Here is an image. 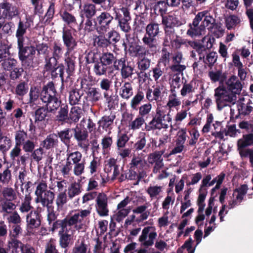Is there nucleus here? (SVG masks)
I'll use <instances>...</instances> for the list:
<instances>
[{
	"mask_svg": "<svg viewBox=\"0 0 253 253\" xmlns=\"http://www.w3.org/2000/svg\"><path fill=\"white\" fill-rule=\"evenodd\" d=\"M209 77L211 81L213 82L219 81L220 83L224 84V81L227 78V73H222L221 70H218L216 72L212 71L209 72Z\"/></svg>",
	"mask_w": 253,
	"mask_h": 253,
	"instance_id": "ea45409f",
	"label": "nucleus"
},
{
	"mask_svg": "<svg viewBox=\"0 0 253 253\" xmlns=\"http://www.w3.org/2000/svg\"><path fill=\"white\" fill-rule=\"evenodd\" d=\"M81 192L80 184L74 182L72 183L68 188V195L70 199L80 194Z\"/></svg>",
	"mask_w": 253,
	"mask_h": 253,
	"instance_id": "4d7b16f0",
	"label": "nucleus"
},
{
	"mask_svg": "<svg viewBox=\"0 0 253 253\" xmlns=\"http://www.w3.org/2000/svg\"><path fill=\"white\" fill-rule=\"evenodd\" d=\"M146 46L145 48L144 46L135 44V45H131L128 48L129 54L132 57H139L142 58L147 55H154L158 51L155 47L151 46L149 45H144Z\"/></svg>",
	"mask_w": 253,
	"mask_h": 253,
	"instance_id": "ddd939ff",
	"label": "nucleus"
},
{
	"mask_svg": "<svg viewBox=\"0 0 253 253\" xmlns=\"http://www.w3.org/2000/svg\"><path fill=\"white\" fill-rule=\"evenodd\" d=\"M58 143V140L57 138L56 134L53 133L47 135L41 145L46 150H49L57 146Z\"/></svg>",
	"mask_w": 253,
	"mask_h": 253,
	"instance_id": "c9c22d12",
	"label": "nucleus"
},
{
	"mask_svg": "<svg viewBox=\"0 0 253 253\" xmlns=\"http://www.w3.org/2000/svg\"><path fill=\"white\" fill-rule=\"evenodd\" d=\"M152 107V104L150 103L141 105L138 108V115L144 119H147L151 112Z\"/></svg>",
	"mask_w": 253,
	"mask_h": 253,
	"instance_id": "3c124183",
	"label": "nucleus"
},
{
	"mask_svg": "<svg viewBox=\"0 0 253 253\" xmlns=\"http://www.w3.org/2000/svg\"><path fill=\"white\" fill-rule=\"evenodd\" d=\"M168 5L167 4L166 1L161 0L158 1L157 4L154 6V10L155 12H158V14L160 15L162 17L165 16V14L166 13Z\"/></svg>",
	"mask_w": 253,
	"mask_h": 253,
	"instance_id": "603ef678",
	"label": "nucleus"
},
{
	"mask_svg": "<svg viewBox=\"0 0 253 253\" xmlns=\"http://www.w3.org/2000/svg\"><path fill=\"white\" fill-rule=\"evenodd\" d=\"M120 95L126 100L129 99L133 95V88L130 82H125L121 87Z\"/></svg>",
	"mask_w": 253,
	"mask_h": 253,
	"instance_id": "f704fd0d",
	"label": "nucleus"
},
{
	"mask_svg": "<svg viewBox=\"0 0 253 253\" xmlns=\"http://www.w3.org/2000/svg\"><path fill=\"white\" fill-rule=\"evenodd\" d=\"M137 172L136 171L131 170L130 169H121V172L120 176L118 177V180L120 182H123L126 180H137Z\"/></svg>",
	"mask_w": 253,
	"mask_h": 253,
	"instance_id": "72a5a7b5",
	"label": "nucleus"
},
{
	"mask_svg": "<svg viewBox=\"0 0 253 253\" xmlns=\"http://www.w3.org/2000/svg\"><path fill=\"white\" fill-rule=\"evenodd\" d=\"M65 56L64 67L66 73L67 74L66 78L68 79L70 78L74 74L76 57L73 54L69 55V54H66V53H65Z\"/></svg>",
	"mask_w": 253,
	"mask_h": 253,
	"instance_id": "a878e982",
	"label": "nucleus"
},
{
	"mask_svg": "<svg viewBox=\"0 0 253 253\" xmlns=\"http://www.w3.org/2000/svg\"><path fill=\"white\" fill-rule=\"evenodd\" d=\"M41 214L37 210L31 211L26 216L28 229L33 230L41 225Z\"/></svg>",
	"mask_w": 253,
	"mask_h": 253,
	"instance_id": "5701e85b",
	"label": "nucleus"
},
{
	"mask_svg": "<svg viewBox=\"0 0 253 253\" xmlns=\"http://www.w3.org/2000/svg\"><path fill=\"white\" fill-rule=\"evenodd\" d=\"M171 53L166 47H163L161 51V55L158 62V64L162 63L165 67H166L170 61Z\"/></svg>",
	"mask_w": 253,
	"mask_h": 253,
	"instance_id": "864d4df0",
	"label": "nucleus"
},
{
	"mask_svg": "<svg viewBox=\"0 0 253 253\" xmlns=\"http://www.w3.org/2000/svg\"><path fill=\"white\" fill-rule=\"evenodd\" d=\"M73 136L77 141L78 146L86 152L89 149L88 132L86 128H82L77 125L72 128Z\"/></svg>",
	"mask_w": 253,
	"mask_h": 253,
	"instance_id": "9b49d317",
	"label": "nucleus"
},
{
	"mask_svg": "<svg viewBox=\"0 0 253 253\" xmlns=\"http://www.w3.org/2000/svg\"><path fill=\"white\" fill-rule=\"evenodd\" d=\"M0 12L2 13L4 19L11 20L19 14V10L12 3L4 1L0 3Z\"/></svg>",
	"mask_w": 253,
	"mask_h": 253,
	"instance_id": "6ab92c4d",
	"label": "nucleus"
},
{
	"mask_svg": "<svg viewBox=\"0 0 253 253\" xmlns=\"http://www.w3.org/2000/svg\"><path fill=\"white\" fill-rule=\"evenodd\" d=\"M24 244L21 241L15 238H12L8 242L7 250L11 249L12 253H18V249L20 248L21 250V247Z\"/></svg>",
	"mask_w": 253,
	"mask_h": 253,
	"instance_id": "09e8293b",
	"label": "nucleus"
},
{
	"mask_svg": "<svg viewBox=\"0 0 253 253\" xmlns=\"http://www.w3.org/2000/svg\"><path fill=\"white\" fill-rule=\"evenodd\" d=\"M83 115L82 109L78 106H73L69 112L67 124L78 123Z\"/></svg>",
	"mask_w": 253,
	"mask_h": 253,
	"instance_id": "cd10ccee",
	"label": "nucleus"
},
{
	"mask_svg": "<svg viewBox=\"0 0 253 253\" xmlns=\"http://www.w3.org/2000/svg\"><path fill=\"white\" fill-rule=\"evenodd\" d=\"M145 122V119L138 115L135 120L129 124V127L133 130L138 129L144 124H146Z\"/></svg>",
	"mask_w": 253,
	"mask_h": 253,
	"instance_id": "338daca9",
	"label": "nucleus"
},
{
	"mask_svg": "<svg viewBox=\"0 0 253 253\" xmlns=\"http://www.w3.org/2000/svg\"><path fill=\"white\" fill-rule=\"evenodd\" d=\"M239 127L245 129L248 133L244 134L242 137L238 140L237 143L238 151L247 150L248 147L253 146V124L249 121H242L239 123Z\"/></svg>",
	"mask_w": 253,
	"mask_h": 253,
	"instance_id": "0eeeda50",
	"label": "nucleus"
},
{
	"mask_svg": "<svg viewBox=\"0 0 253 253\" xmlns=\"http://www.w3.org/2000/svg\"><path fill=\"white\" fill-rule=\"evenodd\" d=\"M83 95V93H80V89L77 88L72 89L69 92V101L70 104L75 106L81 104V98Z\"/></svg>",
	"mask_w": 253,
	"mask_h": 253,
	"instance_id": "4c0bfd02",
	"label": "nucleus"
},
{
	"mask_svg": "<svg viewBox=\"0 0 253 253\" xmlns=\"http://www.w3.org/2000/svg\"><path fill=\"white\" fill-rule=\"evenodd\" d=\"M2 195L5 200L14 201L16 199L17 195L14 190L11 187H4L2 191Z\"/></svg>",
	"mask_w": 253,
	"mask_h": 253,
	"instance_id": "8fccbe9b",
	"label": "nucleus"
},
{
	"mask_svg": "<svg viewBox=\"0 0 253 253\" xmlns=\"http://www.w3.org/2000/svg\"><path fill=\"white\" fill-rule=\"evenodd\" d=\"M44 106H39L37 109L34 113L33 116L34 117V123L35 124L39 125L40 123L44 122L45 121L46 118L48 116V113H54L55 111L54 110L56 108V104H53L51 106V102L49 101L48 104L47 103H43Z\"/></svg>",
	"mask_w": 253,
	"mask_h": 253,
	"instance_id": "4468645a",
	"label": "nucleus"
},
{
	"mask_svg": "<svg viewBox=\"0 0 253 253\" xmlns=\"http://www.w3.org/2000/svg\"><path fill=\"white\" fill-rule=\"evenodd\" d=\"M134 69L129 63L127 62L126 64L121 70V74L123 79L131 78L133 74Z\"/></svg>",
	"mask_w": 253,
	"mask_h": 253,
	"instance_id": "052dcab7",
	"label": "nucleus"
},
{
	"mask_svg": "<svg viewBox=\"0 0 253 253\" xmlns=\"http://www.w3.org/2000/svg\"><path fill=\"white\" fill-rule=\"evenodd\" d=\"M50 102L51 106L53 104H56V108L54 109L55 111L53 113L55 114L58 110L56 116V120L62 125L67 124L69 112V106L67 104L61 103V100L59 99L57 91L56 92L52 97V99ZM55 106H56V105Z\"/></svg>",
	"mask_w": 253,
	"mask_h": 253,
	"instance_id": "1a4fd4ad",
	"label": "nucleus"
},
{
	"mask_svg": "<svg viewBox=\"0 0 253 253\" xmlns=\"http://www.w3.org/2000/svg\"><path fill=\"white\" fill-rule=\"evenodd\" d=\"M129 137L126 133H120L118 134L116 142L118 150L124 148L126 143L129 140Z\"/></svg>",
	"mask_w": 253,
	"mask_h": 253,
	"instance_id": "69168bd1",
	"label": "nucleus"
},
{
	"mask_svg": "<svg viewBox=\"0 0 253 253\" xmlns=\"http://www.w3.org/2000/svg\"><path fill=\"white\" fill-rule=\"evenodd\" d=\"M44 70L46 72H50L52 78H56L58 75L57 73L56 72L55 69L57 64H55L54 61V58H52V56H46L44 57Z\"/></svg>",
	"mask_w": 253,
	"mask_h": 253,
	"instance_id": "2f4dec72",
	"label": "nucleus"
},
{
	"mask_svg": "<svg viewBox=\"0 0 253 253\" xmlns=\"http://www.w3.org/2000/svg\"><path fill=\"white\" fill-rule=\"evenodd\" d=\"M4 110L7 112H10L15 108V102L14 99L10 96L4 98L2 102Z\"/></svg>",
	"mask_w": 253,
	"mask_h": 253,
	"instance_id": "680f3d73",
	"label": "nucleus"
},
{
	"mask_svg": "<svg viewBox=\"0 0 253 253\" xmlns=\"http://www.w3.org/2000/svg\"><path fill=\"white\" fill-rule=\"evenodd\" d=\"M96 12V6L93 3H86L83 6L80 11V16L82 18V22H83L84 19L86 18L84 23L86 30L92 27V23Z\"/></svg>",
	"mask_w": 253,
	"mask_h": 253,
	"instance_id": "f8f14e48",
	"label": "nucleus"
},
{
	"mask_svg": "<svg viewBox=\"0 0 253 253\" xmlns=\"http://www.w3.org/2000/svg\"><path fill=\"white\" fill-rule=\"evenodd\" d=\"M162 33L161 24L151 21L145 27V33L142 39L144 45H149L158 49L157 38Z\"/></svg>",
	"mask_w": 253,
	"mask_h": 253,
	"instance_id": "423d86ee",
	"label": "nucleus"
},
{
	"mask_svg": "<svg viewBox=\"0 0 253 253\" xmlns=\"http://www.w3.org/2000/svg\"><path fill=\"white\" fill-rule=\"evenodd\" d=\"M144 98V95L142 91L139 90L132 98L130 102V107L134 110H137L138 105Z\"/></svg>",
	"mask_w": 253,
	"mask_h": 253,
	"instance_id": "a18cd8bd",
	"label": "nucleus"
},
{
	"mask_svg": "<svg viewBox=\"0 0 253 253\" xmlns=\"http://www.w3.org/2000/svg\"><path fill=\"white\" fill-rule=\"evenodd\" d=\"M56 91L54 84L52 81L43 85L41 89L37 86H31L29 93V99L27 103L30 105L35 104L40 98L43 103L48 104Z\"/></svg>",
	"mask_w": 253,
	"mask_h": 253,
	"instance_id": "f03ea898",
	"label": "nucleus"
},
{
	"mask_svg": "<svg viewBox=\"0 0 253 253\" xmlns=\"http://www.w3.org/2000/svg\"><path fill=\"white\" fill-rule=\"evenodd\" d=\"M55 13V3L52 0L49 2V5L45 14L44 23L49 24L52 21Z\"/></svg>",
	"mask_w": 253,
	"mask_h": 253,
	"instance_id": "a19ab883",
	"label": "nucleus"
},
{
	"mask_svg": "<svg viewBox=\"0 0 253 253\" xmlns=\"http://www.w3.org/2000/svg\"><path fill=\"white\" fill-rule=\"evenodd\" d=\"M151 116V121L148 124H145V129L147 131L157 130L158 126L165 120L166 114L163 109L157 107L155 112H152Z\"/></svg>",
	"mask_w": 253,
	"mask_h": 253,
	"instance_id": "2eb2a0df",
	"label": "nucleus"
},
{
	"mask_svg": "<svg viewBox=\"0 0 253 253\" xmlns=\"http://www.w3.org/2000/svg\"><path fill=\"white\" fill-rule=\"evenodd\" d=\"M59 14L63 21L69 27H72L78 24L75 16L67 10L61 11Z\"/></svg>",
	"mask_w": 253,
	"mask_h": 253,
	"instance_id": "e433bc0d",
	"label": "nucleus"
},
{
	"mask_svg": "<svg viewBox=\"0 0 253 253\" xmlns=\"http://www.w3.org/2000/svg\"><path fill=\"white\" fill-rule=\"evenodd\" d=\"M66 190L64 192H60L57 196L56 199V204L57 206V210L60 211L62 210L63 206L67 202V196L66 193Z\"/></svg>",
	"mask_w": 253,
	"mask_h": 253,
	"instance_id": "de8ad7c7",
	"label": "nucleus"
},
{
	"mask_svg": "<svg viewBox=\"0 0 253 253\" xmlns=\"http://www.w3.org/2000/svg\"><path fill=\"white\" fill-rule=\"evenodd\" d=\"M18 56L22 67L26 69L33 68L36 55L35 46L26 44L25 41L17 42Z\"/></svg>",
	"mask_w": 253,
	"mask_h": 253,
	"instance_id": "20e7f679",
	"label": "nucleus"
},
{
	"mask_svg": "<svg viewBox=\"0 0 253 253\" xmlns=\"http://www.w3.org/2000/svg\"><path fill=\"white\" fill-rule=\"evenodd\" d=\"M75 222L74 219L71 218L70 220L68 221L65 219H58L52 223V231L60 228L58 232V236L59 237V245L62 248L65 249L69 246L72 239V235L69 234L68 232L71 229L70 227L74 225Z\"/></svg>",
	"mask_w": 253,
	"mask_h": 253,
	"instance_id": "7ed1b4c3",
	"label": "nucleus"
},
{
	"mask_svg": "<svg viewBox=\"0 0 253 253\" xmlns=\"http://www.w3.org/2000/svg\"><path fill=\"white\" fill-rule=\"evenodd\" d=\"M114 17L110 13L104 11L94 18L92 27L88 29V31L95 29L99 34L104 35L109 31L113 24Z\"/></svg>",
	"mask_w": 253,
	"mask_h": 253,
	"instance_id": "39448f33",
	"label": "nucleus"
},
{
	"mask_svg": "<svg viewBox=\"0 0 253 253\" xmlns=\"http://www.w3.org/2000/svg\"><path fill=\"white\" fill-rule=\"evenodd\" d=\"M32 197L30 195H25L23 201L22 202L19 210L21 212H27L33 209V207L31 205Z\"/></svg>",
	"mask_w": 253,
	"mask_h": 253,
	"instance_id": "37998d69",
	"label": "nucleus"
},
{
	"mask_svg": "<svg viewBox=\"0 0 253 253\" xmlns=\"http://www.w3.org/2000/svg\"><path fill=\"white\" fill-rule=\"evenodd\" d=\"M252 101L249 99L247 103L240 102L237 104L238 114L235 115V119H243L245 117L248 116L253 112Z\"/></svg>",
	"mask_w": 253,
	"mask_h": 253,
	"instance_id": "b1692460",
	"label": "nucleus"
},
{
	"mask_svg": "<svg viewBox=\"0 0 253 253\" xmlns=\"http://www.w3.org/2000/svg\"><path fill=\"white\" fill-rule=\"evenodd\" d=\"M225 85H219L214 89V96L217 109L221 110L231 104H234L237 95H239L243 88V84L235 75L230 76L224 82Z\"/></svg>",
	"mask_w": 253,
	"mask_h": 253,
	"instance_id": "f257e3e1",
	"label": "nucleus"
},
{
	"mask_svg": "<svg viewBox=\"0 0 253 253\" xmlns=\"http://www.w3.org/2000/svg\"><path fill=\"white\" fill-rule=\"evenodd\" d=\"M115 59V57L113 53L110 52H103L101 54L100 61L108 67L113 63Z\"/></svg>",
	"mask_w": 253,
	"mask_h": 253,
	"instance_id": "6e6d98bb",
	"label": "nucleus"
},
{
	"mask_svg": "<svg viewBox=\"0 0 253 253\" xmlns=\"http://www.w3.org/2000/svg\"><path fill=\"white\" fill-rule=\"evenodd\" d=\"M54 196L55 195L53 192L50 190H47L45 192L43 195L42 194L41 196L38 198L37 200L39 198L42 206L47 208L49 207H54L52 204Z\"/></svg>",
	"mask_w": 253,
	"mask_h": 253,
	"instance_id": "473e14b6",
	"label": "nucleus"
},
{
	"mask_svg": "<svg viewBox=\"0 0 253 253\" xmlns=\"http://www.w3.org/2000/svg\"><path fill=\"white\" fill-rule=\"evenodd\" d=\"M146 161L141 157L134 156L129 164L131 170L137 172V181L138 182L146 175L144 168L146 165Z\"/></svg>",
	"mask_w": 253,
	"mask_h": 253,
	"instance_id": "dca6fc26",
	"label": "nucleus"
},
{
	"mask_svg": "<svg viewBox=\"0 0 253 253\" xmlns=\"http://www.w3.org/2000/svg\"><path fill=\"white\" fill-rule=\"evenodd\" d=\"M108 69V67L99 61L94 64L93 70L96 76H101L106 74Z\"/></svg>",
	"mask_w": 253,
	"mask_h": 253,
	"instance_id": "49530a36",
	"label": "nucleus"
},
{
	"mask_svg": "<svg viewBox=\"0 0 253 253\" xmlns=\"http://www.w3.org/2000/svg\"><path fill=\"white\" fill-rule=\"evenodd\" d=\"M64 46L59 41H54L52 44L51 53L52 58L55 64H57L58 60L60 59L63 55Z\"/></svg>",
	"mask_w": 253,
	"mask_h": 253,
	"instance_id": "bb28decb",
	"label": "nucleus"
},
{
	"mask_svg": "<svg viewBox=\"0 0 253 253\" xmlns=\"http://www.w3.org/2000/svg\"><path fill=\"white\" fill-rule=\"evenodd\" d=\"M183 59V54L181 52L177 51L175 52L172 57V64L169 66V69L172 72H176L177 74H182L186 68L185 65L180 64Z\"/></svg>",
	"mask_w": 253,
	"mask_h": 253,
	"instance_id": "412c9836",
	"label": "nucleus"
},
{
	"mask_svg": "<svg viewBox=\"0 0 253 253\" xmlns=\"http://www.w3.org/2000/svg\"><path fill=\"white\" fill-rule=\"evenodd\" d=\"M113 11L115 15L114 19L117 21V22L128 18L131 19L129 10L126 7H122L121 8L114 7Z\"/></svg>",
	"mask_w": 253,
	"mask_h": 253,
	"instance_id": "c756f323",
	"label": "nucleus"
},
{
	"mask_svg": "<svg viewBox=\"0 0 253 253\" xmlns=\"http://www.w3.org/2000/svg\"><path fill=\"white\" fill-rule=\"evenodd\" d=\"M24 67H15L9 71V78L12 81L19 79L24 72Z\"/></svg>",
	"mask_w": 253,
	"mask_h": 253,
	"instance_id": "13d9d810",
	"label": "nucleus"
},
{
	"mask_svg": "<svg viewBox=\"0 0 253 253\" xmlns=\"http://www.w3.org/2000/svg\"><path fill=\"white\" fill-rule=\"evenodd\" d=\"M196 16H199L200 22L201 25L204 27V30L205 31L206 27H209V28H215L218 29L219 31L222 32V30H220L221 26L215 23V20L211 15L210 13L207 10L199 12Z\"/></svg>",
	"mask_w": 253,
	"mask_h": 253,
	"instance_id": "a211bd4d",
	"label": "nucleus"
},
{
	"mask_svg": "<svg viewBox=\"0 0 253 253\" xmlns=\"http://www.w3.org/2000/svg\"><path fill=\"white\" fill-rule=\"evenodd\" d=\"M115 118V115L112 113L109 116H103L98 122L99 127H101L105 131L111 130L113 128V122Z\"/></svg>",
	"mask_w": 253,
	"mask_h": 253,
	"instance_id": "c85d7f7f",
	"label": "nucleus"
},
{
	"mask_svg": "<svg viewBox=\"0 0 253 253\" xmlns=\"http://www.w3.org/2000/svg\"><path fill=\"white\" fill-rule=\"evenodd\" d=\"M60 141L67 147H69L71 144V139L73 137L72 128H66L64 129L58 131L56 134Z\"/></svg>",
	"mask_w": 253,
	"mask_h": 253,
	"instance_id": "7c9ffc66",
	"label": "nucleus"
},
{
	"mask_svg": "<svg viewBox=\"0 0 253 253\" xmlns=\"http://www.w3.org/2000/svg\"><path fill=\"white\" fill-rule=\"evenodd\" d=\"M33 23V20L29 17H26L25 19L23 20L20 18L17 25V29L15 33L17 42L25 41L24 35L26 34L27 30H30L31 29Z\"/></svg>",
	"mask_w": 253,
	"mask_h": 253,
	"instance_id": "f3484780",
	"label": "nucleus"
},
{
	"mask_svg": "<svg viewBox=\"0 0 253 253\" xmlns=\"http://www.w3.org/2000/svg\"><path fill=\"white\" fill-rule=\"evenodd\" d=\"M189 43L198 53L200 60H203L205 63H207L205 60L207 51L205 49L204 46L202 45V43L197 42H189Z\"/></svg>",
	"mask_w": 253,
	"mask_h": 253,
	"instance_id": "58836bf2",
	"label": "nucleus"
},
{
	"mask_svg": "<svg viewBox=\"0 0 253 253\" xmlns=\"http://www.w3.org/2000/svg\"><path fill=\"white\" fill-rule=\"evenodd\" d=\"M101 53L97 50L89 51L85 56L86 62L87 64L95 63L100 60Z\"/></svg>",
	"mask_w": 253,
	"mask_h": 253,
	"instance_id": "79ce46f5",
	"label": "nucleus"
},
{
	"mask_svg": "<svg viewBox=\"0 0 253 253\" xmlns=\"http://www.w3.org/2000/svg\"><path fill=\"white\" fill-rule=\"evenodd\" d=\"M75 29L64 28L62 32V40L63 45L66 47V54H69L78 46V41L76 38Z\"/></svg>",
	"mask_w": 253,
	"mask_h": 253,
	"instance_id": "9d476101",
	"label": "nucleus"
},
{
	"mask_svg": "<svg viewBox=\"0 0 253 253\" xmlns=\"http://www.w3.org/2000/svg\"><path fill=\"white\" fill-rule=\"evenodd\" d=\"M27 133L24 130L16 131L15 134V144L21 145L27 138Z\"/></svg>",
	"mask_w": 253,
	"mask_h": 253,
	"instance_id": "774afa93",
	"label": "nucleus"
},
{
	"mask_svg": "<svg viewBox=\"0 0 253 253\" xmlns=\"http://www.w3.org/2000/svg\"><path fill=\"white\" fill-rule=\"evenodd\" d=\"M113 144V139L112 137L105 136L101 140V145L102 150L104 153H108Z\"/></svg>",
	"mask_w": 253,
	"mask_h": 253,
	"instance_id": "e2e57ef3",
	"label": "nucleus"
},
{
	"mask_svg": "<svg viewBox=\"0 0 253 253\" xmlns=\"http://www.w3.org/2000/svg\"><path fill=\"white\" fill-rule=\"evenodd\" d=\"M28 84L24 81L19 82L16 86L15 94L21 97L24 96L28 91Z\"/></svg>",
	"mask_w": 253,
	"mask_h": 253,
	"instance_id": "c03bdc74",
	"label": "nucleus"
},
{
	"mask_svg": "<svg viewBox=\"0 0 253 253\" xmlns=\"http://www.w3.org/2000/svg\"><path fill=\"white\" fill-rule=\"evenodd\" d=\"M11 179V171L7 167L2 172H0V183L3 185L8 184Z\"/></svg>",
	"mask_w": 253,
	"mask_h": 253,
	"instance_id": "5fc2aeb1",
	"label": "nucleus"
},
{
	"mask_svg": "<svg viewBox=\"0 0 253 253\" xmlns=\"http://www.w3.org/2000/svg\"><path fill=\"white\" fill-rule=\"evenodd\" d=\"M91 81V80L82 79L81 81V88L85 94L84 98L86 101L94 103L99 101L102 96L100 89L98 87L93 86Z\"/></svg>",
	"mask_w": 253,
	"mask_h": 253,
	"instance_id": "6e6552de",
	"label": "nucleus"
},
{
	"mask_svg": "<svg viewBox=\"0 0 253 253\" xmlns=\"http://www.w3.org/2000/svg\"><path fill=\"white\" fill-rule=\"evenodd\" d=\"M90 213V211L89 210H82L80 212H78L75 213L71 216L68 217L66 216L64 219H66L67 221L70 220L71 218H74L75 221L74 225L76 224L79 221L80 222H82L81 219H79V217L81 216L82 218H84L88 216Z\"/></svg>",
	"mask_w": 253,
	"mask_h": 253,
	"instance_id": "bf43d9fd",
	"label": "nucleus"
},
{
	"mask_svg": "<svg viewBox=\"0 0 253 253\" xmlns=\"http://www.w3.org/2000/svg\"><path fill=\"white\" fill-rule=\"evenodd\" d=\"M185 23L181 21L174 15H165L162 17V24L164 27L173 29L174 27H179Z\"/></svg>",
	"mask_w": 253,
	"mask_h": 253,
	"instance_id": "393cba45",
	"label": "nucleus"
},
{
	"mask_svg": "<svg viewBox=\"0 0 253 253\" xmlns=\"http://www.w3.org/2000/svg\"><path fill=\"white\" fill-rule=\"evenodd\" d=\"M199 16H196V15L193 20L192 23L188 24L189 29L186 32L187 36L191 38H194L204 34V27L201 24L199 25Z\"/></svg>",
	"mask_w": 253,
	"mask_h": 253,
	"instance_id": "4be33fe9",
	"label": "nucleus"
},
{
	"mask_svg": "<svg viewBox=\"0 0 253 253\" xmlns=\"http://www.w3.org/2000/svg\"><path fill=\"white\" fill-rule=\"evenodd\" d=\"M35 48L36 51H37L38 54L43 55L45 57L48 56L49 50L48 49L49 46L47 43L42 42L36 44Z\"/></svg>",
	"mask_w": 253,
	"mask_h": 253,
	"instance_id": "0e129e2a",
	"label": "nucleus"
},
{
	"mask_svg": "<svg viewBox=\"0 0 253 253\" xmlns=\"http://www.w3.org/2000/svg\"><path fill=\"white\" fill-rule=\"evenodd\" d=\"M96 211L100 216H106L109 215L108 207V197L104 193H99L96 199Z\"/></svg>",
	"mask_w": 253,
	"mask_h": 253,
	"instance_id": "aec40b11",
	"label": "nucleus"
}]
</instances>
